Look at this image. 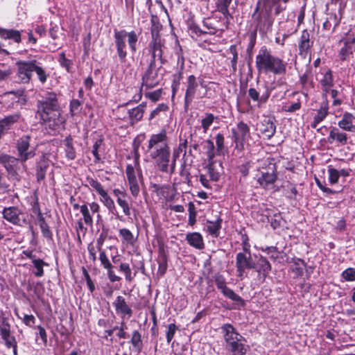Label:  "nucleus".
Segmentation results:
<instances>
[{
    "label": "nucleus",
    "instance_id": "obj_1",
    "mask_svg": "<svg viewBox=\"0 0 355 355\" xmlns=\"http://www.w3.org/2000/svg\"><path fill=\"white\" fill-rule=\"evenodd\" d=\"M166 133L165 130L158 134L152 135L148 141L147 151L150 157L154 160L157 168L164 173H171V150L166 143Z\"/></svg>",
    "mask_w": 355,
    "mask_h": 355
},
{
    "label": "nucleus",
    "instance_id": "obj_2",
    "mask_svg": "<svg viewBox=\"0 0 355 355\" xmlns=\"http://www.w3.org/2000/svg\"><path fill=\"white\" fill-rule=\"evenodd\" d=\"M37 114L42 120L51 128L62 124L64 121L60 116V107L57 95L47 93L37 102Z\"/></svg>",
    "mask_w": 355,
    "mask_h": 355
},
{
    "label": "nucleus",
    "instance_id": "obj_3",
    "mask_svg": "<svg viewBox=\"0 0 355 355\" xmlns=\"http://www.w3.org/2000/svg\"><path fill=\"white\" fill-rule=\"evenodd\" d=\"M255 64L259 73L280 75L286 72L287 63L281 58L273 56L265 46L259 51Z\"/></svg>",
    "mask_w": 355,
    "mask_h": 355
},
{
    "label": "nucleus",
    "instance_id": "obj_4",
    "mask_svg": "<svg viewBox=\"0 0 355 355\" xmlns=\"http://www.w3.org/2000/svg\"><path fill=\"white\" fill-rule=\"evenodd\" d=\"M139 33L135 31L128 32L125 29L117 31L114 30V38L116 53L120 62L126 61L128 51L126 48V41L132 54H135L137 50V44Z\"/></svg>",
    "mask_w": 355,
    "mask_h": 355
},
{
    "label": "nucleus",
    "instance_id": "obj_5",
    "mask_svg": "<svg viewBox=\"0 0 355 355\" xmlns=\"http://www.w3.org/2000/svg\"><path fill=\"white\" fill-rule=\"evenodd\" d=\"M221 331L226 343V349L231 355H245L249 349L245 338L230 324L221 327Z\"/></svg>",
    "mask_w": 355,
    "mask_h": 355
},
{
    "label": "nucleus",
    "instance_id": "obj_6",
    "mask_svg": "<svg viewBox=\"0 0 355 355\" xmlns=\"http://www.w3.org/2000/svg\"><path fill=\"white\" fill-rule=\"evenodd\" d=\"M252 18L256 22V28L260 33L265 35L272 31L274 19L270 10L261 6V1H259L252 15Z\"/></svg>",
    "mask_w": 355,
    "mask_h": 355
},
{
    "label": "nucleus",
    "instance_id": "obj_7",
    "mask_svg": "<svg viewBox=\"0 0 355 355\" xmlns=\"http://www.w3.org/2000/svg\"><path fill=\"white\" fill-rule=\"evenodd\" d=\"M236 268L237 277L241 279L247 277L245 270L256 268L255 262L252 260L251 253L247 254L244 252H239L236 256Z\"/></svg>",
    "mask_w": 355,
    "mask_h": 355
},
{
    "label": "nucleus",
    "instance_id": "obj_8",
    "mask_svg": "<svg viewBox=\"0 0 355 355\" xmlns=\"http://www.w3.org/2000/svg\"><path fill=\"white\" fill-rule=\"evenodd\" d=\"M272 90V88L269 87L268 83H264L259 85L257 89L250 87L248 90V96L260 107L268 101Z\"/></svg>",
    "mask_w": 355,
    "mask_h": 355
},
{
    "label": "nucleus",
    "instance_id": "obj_9",
    "mask_svg": "<svg viewBox=\"0 0 355 355\" xmlns=\"http://www.w3.org/2000/svg\"><path fill=\"white\" fill-rule=\"evenodd\" d=\"M264 165H268V168L266 171L261 172V175L257 178V182L262 188L269 189L277 179L276 166L268 160L265 161Z\"/></svg>",
    "mask_w": 355,
    "mask_h": 355
},
{
    "label": "nucleus",
    "instance_id": "obj_10",
    "mask_svg": "<svg viewBox=\"0 0 355 355\" xmlns=\"http://www.w3.org/2000/svg\"><path fill=\"white\" fill-rule=\"evenodd\" d=\"M17 71L15 78L18 83H29L34 70V60L17 62Z\"/></svg>",
    "mask_w": 355,
    "mask_h": 355
},
{
    "label": "nucleus",
    "instance_id": "obj_11",
    "mask_svg": "<svg viewBox=\"0 0 355 355\" xmlns=\"http://www.w3.org/2000/svg\"><path fill=\"white\" fill-rule=\"evenodd\" d=\"M214 282L217 288L220 291L224 296L241 305L245 304L244 300L241 297L236 294L232 289L227 286L226 280L222 275H216L214 276Z\"/></svg>",
    "mask_w": 355,
    "mask_h": 355
},
{
    "label": "nucleus",
    "instance_id": "obj_12",
    "mask_svg": "<svg viewBox=\"0 0 355 355\" xmlns=\"http://www.w3.org/2000/svg\"><path fill=\"white\" fill-rule=\"evenodd\" d=\"M30 139L31 137L26 135L23 136L17 141V148L19 159L22 164L35 155V148L29 150Z\"/></svg>",
    "mask_w": 355,
    "mask_h": 355
},
{
    "label": "nucleus",
    "instance_id": "obj_13",
    "mask_svg": "<svg viewBox=\"0 0 355 355\" xmlns=\"http://www.w3.org/2000/svg\"><path fill=\"white\" fill-rule=\"evenodd\" d=\"M2 214L6 220L14 225L22 226L26 223L23 212L17 207H5Z\"/></svg>",
    "mask_w": 355,
    "mask_h": 355
},
{
    "label": "nucleus",
    "instance_id": "obj_14",
    "mask_svg": "<svg viewBox=\"0 0 355 355\" xmlns=\"http://www.w3.org/2000/svg\"><path fill=\"white\" fill-rule=\"evenodd\" d=\"M184 109L188 110L190 104L196 97L198 89V82L194 75H189L185 83Z\"/></svg>",
    "mask_w": 355,
    "mask_h": 355
},
{
    "label": "nucleus",
    "instance_id": "obj_15",
    "mask_svg": "<svg viewBox=\"0 0 355 355\" xmlns=\"http://www.w3.org/2000/svg\"><path fill=\"white\" fill-rule=\"evenodd\" d=\"M158 70L155 60H150L149 66L142 77V85L153 88L159 83Z\"/></svg>",
    "mask_w": 355,
    "mask_h": 355
},
{
    "label": "nucleus",
    "instance_id": "obj_16",
    "mask_svg": "<svg viewBox=\"0 0 355 355\" xmlns=\"http://www.w3.org/2000/svg\"><path fill=\"white\" fill-rule=\"evenodd\" d=\"M19 159L13 156L0 152V164L3 166L8 175L16 176L19 169Z\"/></svg>",
    "mask_w": 355,
    "mask_h": 355
},
{
    "label": "nucleus",
    "instance_id": "obj_17",
    "mask_svg": "<svg viewBox=\"0 0 355 355\" xmlns=\"http://www.w3.org/2000/svg\"><path fill=\"white\" fill-rule=\"evenodd\" d=\"M98 251L100 252L99 260L103 267L107 270V276L111 282H116L121 280V277L116 275L113 270V266L107 257L105 252L101 250V243L98 241Z\"/></svg>",
    "mask_w": 355,
    "mask_h": 355
},
{
    "label": "nucleus",
    "instance_id": "obj_18",
    "mask_svg": "<svg viewBox=\"0 0 355 355\" xmlns=\"http://www.w3.org/2000/svg\"><path fill=\"white\" fill-rule=\"evenodd\" d=\"M164 48V41L162 39L152 40L149 43V49L151 52L152 59L156 62V58L160 60V64L164 63L163 60V50Z\"/></svg>",
    "mask_w": 355,
    "mask_h": 355
},
{
    "label": "nucleus",
    "instance_id": "obj_19",
    "mask_svg": "<svg viewBox=\"0 0 355 355\" xmlns=\"http://www.w3.org/2000/svg\"><path fill=\"white\" fill-rule=\"evenodd\" d=\"M327 140L331 144L336 143L338 146H343L347 144L348 136L346 133L341 132L338 128L332 127L330 129Z\"/></svg>",
    "mask_w": 355,
    "mask_h": 355
},
{
    "label": "nucleus",
    "instance_id": "obj_20",
    "mask_svg": "<svg viewBox=\"0 0 355 355\" xmlns=\"http://www.w3.org/2000/svg\"><path fill=\"white\" fill-rule=\"evenodd\" d=\"M255 264L256 268L254 269H256L258 273L259 279L263 282L272 269L271 264L268 259L263 256H261L257 259Z\"/></svg>",
    "mask_w": 355,
    "mask_h": 355
},
{
    "label": "nucleus",
    "instance_id": "obj_21",
    "mask_svg": "<svg viewBox=\"0 0 355 355\" xmlns=\"http://www.w3.org/2000/svg\"><path fill=\"white\" fill-rule=\"evenodd\" d=\"M232 132L236 142H243L250 136V128L243 121L237 124L236 128H232Z\"/></svg>",
    "mask_w": 355,
    "mask_h": 355
},
{
    "label": "nucleus",
    "instance_id": "obj_22",
    "mask_svg": "<svg viewBox=\"0 0 355 355\" xmlns=\"http://www.w3.org/2000/svg\"><path fill=\"white\" fill-rule=\"evenodd\" d=\"M116 312L122 315H128L130 317L132 314V310L128 305L125 298L123 296H118L116 300L113 302Z\"/></svg>",
    "mask_w": 355,
    "mask_h": 355
},
{
    "label": "nucleus",
    "instance_id": "obj_23",
    "mask_svg": "<svg viewBox=\"0 0 355 355\" xmlns=\"http://www.w3.org/2000/svg\"><path fill=\"white\" fill-rule=\"evenodd\" d=\"M340 129L348 132L355 131V117L349 112L344 113L343 118L338 123Z\"/></svg>",
    "mask_w": 355,
    "mask_h": 355
},
{
    "label": "nucleus",
    "instance_id": "obj_24",
    "mask_svg": "<svg viewBox=\"0 0 355 355\" xmlns=\"http://www.w3.org/2000/svg\"><path fill=\"white\" fill-rule=\"evenodd\" d=\"M274 121L275 119L272 118L266 117L261 121L260 130L268 139H270L276 132Z\"/></svg>",
    "mask_w": 355,
    "mask_h": 355
},
{
    "label": "nucleus",
    "instance_id": "obj_25",
    "mask_svg": "<svg viewBox=\"0 0 355 355\" xmlns=\"http://www.w3.org/2000/svg\"><path fill=\"white\" fill-rule=\"evenodd\" d=\"M146 108V104L142 103L138 106L128 110V114L130 119V124L134 125L143 118Z\"/></svg>",
    "mask_w": 355,
    "mask_h": 355
},
{
    "label": "nucleus",
    "instance_id": "obj_26",
    "mask_svg": "<svg viewBox=\"0 0 355 355\" xmlns=\"http://www.w3.org/2000/svg\"><path fill=\"white\" fill-rule=\"evenodd\" d=\"M35 213H37V224L40 225L42 235L50 240L53 239V234L49 229L48 224L46 223L45 218L43 216L40 208L35 209Z\"/></svg>",
    "mask_w": 355,
    "mask_h": 355
},
{
    "label": "nucleus",
    "instance_id": "obj_27",
    "mask_svg": "<svg viewBox=\"0 0 355 355\" xmlns=\"http://www.w3.org/2000/svg\"><path fill=\"white\" fill-rule=\"evenodd\" d=\"M312 42L310 40V34L307 30H304L302 33L299 42V51L301 55H305L312 46Z\"/></svg>",
    "mask_w": 355,
    "mask_h": 355
},
{
    "label": "nucleus",
    "instance_id": "obj_28",
    "mask_svg": "<svg viewBox=\"0 0 355 355\" xmlns=\"http://www.w3.org/2000/svg\"><path fill=\"white\" fill-rule=\"evenodd\" d=\"M186 240L191 246L196 249L202 250L205 247L203 238L198 232L188 233Z\"/></svg>",
    "mask_w": 355,
    "mask_h": 355
},
{
    "label": "nucleus",
    "instance_id": "obj_29",
    "mask_svg": "<svg viewBox=\"0 0 355 355\" xmlns=\"http://www.w3.org/2000/svg\"><path fill=\"white\" fill-rule=\"evenodd\" d=\"M62 146L66 158L69 160L75 159L76 157V151L73 146V139L71 136L67 137L62 141Z\"/></svg>",
    "mask_w": 355,
    "mask_h": 355
},
{
    "label": "nucleus",
    "instance_id": "obj_30",
    "mask_svg": "<svg viewBox=\"0 0 355 355\" xmlns=\"http://www.w3.org/2000/svg\"><path fill=\"white\" fill-rule=\"evenodd\" d=\"M20 119L21 114L19 113H15L11 115L6 116L3 119H0V127L5 132L8 130L10 129L15 123H17Z\"/></svg>",
    "mask_w": 355,
    "mask_h": 355
},
{
    "label": "nucleus",
    "instance_id": "obj_31",
    "mask_svg": "<svg viewBox=\"0 0 355 355\" xmlns=\"http://www.w3.org/2000/svg\"><path fill=\"white\" fill-rule=\"evenodd\" d=\"M169 107L164 103L159 104L157 107L153 110L150 114L149 120L157 118L159 120H164L168 117Z\"/></svg>",
    "mask_w": 355,
    "mask_h": 355
},
{
    "label": "nucleus",
    "instance_id": "obj_32",
    "mask_svg": "<svg viewBox=\"0 0 355 355\" xmlns=\"http://www.w3.org/2000/svg\"><path fill=\"white\" fill-rule=\"evenodd\" d=\"M0 37L5 40H13L16 43L21 42V32L17 30L0 28Z\"/></svg>",
    "mask_w": 355,
    "mask_h": 355
},
{
    "label": "nucleus",
    "instance_id": "obj_33",
    "mask_svg": "<svg viewBox=\"0 0 355 355\" xmlns=\"http://www.w3.org/2000/svg\"><path fill=\"white\" fill-rule=\"evenodd\" d=\"M119 236L121 237L122 243L126 245H133L135 243V238L132 233L126 228L119 230Z\"/></svg>",
    "mask_w": 355,
    "mask_h": 355
},
{
    "label": "nucleus",
    "instance_id": "obj_34",
    "mask_svg": "<svg viewBox=\"0 0 355 355\" xmlns=\"http://www.w3.org/2000/svg\"><path fill=\"white\" fill-rule=\"evenodd\" d=\"M98 195L100 196V200L110 211L115 209L114 200L110 197L105 189L98 193Z\"/></svg>",
    "mask_w": 355,
    "mask_h": 355
},
{
    "label": "nucleus",
    "instance_id": "obj_35",
    "mask_svg": "<svg viewBox=\"0 0 355 355\" xmlns=\"http://www.w3.org/2000/svg\"><path fill=\"white\" fill-rule=\"evenodd\" d=\"M329 110V103L327 101H324L321 104L320 107L317 111V114L315 115L314 118L315 119V121L322 122L328 115Z\"/></svg>",
    "mask_w": 355,
    "mask_h": 355
},
{
    "label": "nucleus",
    "instance_id": "obj_36",
    "mask_svg": "<svg viewBox=\"0 0 355 355\" xmlns=\"http://www.w3.org/2000/svg\"><path fill=\"white\" fill-rule=\"evenodd\" d=\"M222 219L218 218L216 221H207V230L209 233L214 236H218L221 228Z\"/></svg>",
    "mask_w": 355,
    "mask_h": 355
},
{
    "label": "nucleus",
    "instance_id": "obj_37",
    "mask_svg": "<svg viewBox=\"0 0 355 355\" xmlns=\"http://www.w3.org/2000/svg\"><path fill=\"white\" fill-rule=\"evenodd\" d=\"M49 167V164L45 159H42L37 166V179L38 181L43 180L45 178L46 172Z\"/></svg>",
    "mask_w": 355,
    "mask_h": 355
},
{
    "label": "nucleus",
    "instance_id": "obj_38",
    "mask_svg": "<svg viewBox=\"0 0 355 355\" xmlns=\"http://www.w3.org/2000/svg\"><path fill=\"white\" fill-rule=\"evenodd\" d=\"M344 42V46L342 47L339 51V57L340 60H345L349 54L352 52L351 51V46L349 42V39L344 40L343 39L340 42Z\"/></svg>",
    "mask_w": 355,
    "mask_h": 355
},
{
    "label": "nucleus",
    "instance_id": "obj_39",
    "mask_svg": "<svg viewBox=\"0 0 355 355\" xmlns=\"http://www.w3.org/2000/svg\"><path fill=\"white\" fill-rule=\"evenodd\" d=\"M80 213L83 215L84 222L89 227L93 225V219L90 214L89 207L87 205H83L80 207Z\"/></svg>",
    "mask_w": 355,
    "mask_h": 355
},
{
    "label": "nucleus",
    "instance_id": "obj_40",
    "mask_svg": "<svg viewBox=\"0 0 355 355\" xmlns=\"http://www.w3.org/2000/svg\"><path fill=\"white\" fill-rule=\"evenodd\" d=\"M320 83L322 87H333L334 78L331 70L328 69L324 73H323L322 78L320 80Z\"/></svg>",
    "mask_w": 355,
    "mask_h": 355
},
{
    "label": "nucleus",
    "instance_id": "obj_41",
    "mask_svg": "<svg viewBox=\"0 0 355 355\" xmlns=\"http://www.w3.org/2000/svg\"><path fill=\"white\" fill-rule=\"evenodd\" d=\"M130 343L138 352L141 351L142 347L141 336L137 330L132 332Z\"/></svg>",
    "mask_w": 355,
    "mask_h": 355
},
{
    "label": "nucleus",
    "instance_id": "obj_42",
    "mask_svg": "<svg viewBox=\"0 0 355 355\" xmlns=\"http://www.w3.org/2000/svg\"><path fill=\"white\" fill-rule=\"evenodd\" d=\"M152 26H151V35L152 40L161 39L159 35V31L162 28V25L155 19H152Z\"/></svg>",
    "mask_w": 355,
    "mask_h": 355
},
{
    "label": "nucleus",
    "instance_id": "obj_43",
    "mask_svg": "<svg viewBox=\"0 0 355 355\" xmlns=\"http://www.w3.org/2000/svg\"><path fill=\"white\" fill-rule=\"evenodd\" d=\"M216 116L211 113H206L205 116L201 120V125L204 132H207L209 127L213 123Z\"/></svg>",
    "mask_w": 355,
    "mask_h": 355
},
{
    "label": "nucleus",
    "instance_id": "obj_44",
    "mask_svg": "<svg viewBox=\"0 0 355 355\" xmlns=\"http://www.w3.org/2000/svg\"><path fill=\"white\" fill-rule=\"evenodd\" d=\"M207 168L210 179L213 181H218L220 178V172L216 168L213 161L209 162Z\"/></svg>",
    "mask_w": 355,
    "mask_h": 355
},
{
    "label": "nucleus",
    "instance_id": "obj_45",
    "mask_svg": "<svg viewBox=\"0 0 355 355\" xmlns=\"http://www.w3.org/2000/svg\"><path fill=\"white\" fill-rule=\"evenodd\" d=\"M187 140H185L182 144H180L176 150L174 151L173 154V159L171 160V173L175 172V164H176V159L179 157L180 153L183 150V149H186L187 148Z\"/></svg>",
    "mask_w": 355,
    "mask_h": 355
},
{
    "label": "nucleus",
    "instance_id": "obj_46",
    "mask_svg": "<svg viewBox=\"0 0 355 355\" xmlns=\"http://www.w3.org/2000/svg\"><path fill=\"white\" fill-rule=\"evenodd\" d=\"M119 270L124 273L127 282H131L132 281L134 277L132 276L131 269L128 263H121L119 266Z\"/></svg>",
    "mask_w": 355,
    "mask_h": 355
},
{
    "label": "nucleus",
    "instance_id": "obj_47",
    "mask_svg": "<svg viewBox=\"0 0 355 355\" xmlns=\"http://www.w3.org/2000/svg\"><path fill=\"white\" fill-rule=\"evenodd\" d=\"M304 267V261L302 259H298L297 262L295 263V266L292 268V272L294 274L295 277H298L303 275Z\"/></svg>",
    "mask_w": 355,
    "mask_h": 355
},
{
    "label": "nucleus",
    "instance_id": "obj_48",
    "mask_svg": "<svg viewBox=\"0 0 355 355\" xmlns=\"http://www.w3.org/2000/svg\"><path fill=\"white\" fill-rule=\"evenodd\" d=\"M327 171L329 174V181L330 184H336L339 179L338 170L333 168L331 166H329Z\"/></svg>",
    "mask_w": 355,
    "mask_h": 355
},
{
    "label": "nucleus",
    "instance_id": "obj_49",
    "mask_svg": "<svg viewBox=\"0 0 355 355\" xmlns=\"http://www.w3.org/2000/svg\"><path fill=\"white\" fill-rule=\"evenodd\" d=\"M158 263L159 267L157 272L162 276L165 274L168 267L166 256L164 254L160 256L159 257Z\"/></svg>",
    "mask_w": 355,
    "mask_h": 355
},
{
    "label": "nucleus",
    "instance_id": "obj_50",
    "mask_svg": "<svg viewBox=\"0 0 355 355\" xmlns=\"http://www.w3.org/2000/svg\"><path fill=\"white\" fill-rule=\"evenodd\" d=\"M286 197L290 199H296L297 196V190L294 184L291 182L285 186Z\"/></svg>",
    "mask_w": 355,
    "mask_h": 355
},
{
    "label": "nucleus",
    "instance_id": "obj_51",
    "mask_svg": "<svg viewBox=\"0 0 355 355\" xmlns=\"http://www.w3.org/2000/svg\"><path fill=\"white\" fill-rule=\"evenodd\" d=\"M37 75L38 76V78L42 83H44L47 80V75L45 71L37 64V61L34 60V70Z\"/></svg>",
    "mask_w": 355,
    "mask_h": 355
},
{
    "label": "nucleus",
    "instance_id": "obj_52",
    "mask_svg": "<svg viewBox=\"0 0 355 355\" xmlns=\"http://www.w3.org/2000/svg\"><path fill=\"white\" fill-rule=\"evenodd\" d=\"M116 202L117 204L122 208L124 214L126 216L130 217L131 214V208L128 202L125 199H123L121 197L117 198Z\"/></svg>",
    "mask_w": 355,
    "mask_h": 355
},
{
    "label": "nucleus",
    "instance_id": "obj_53",
    "mask_svg": "<svg viewBox=\"0 0 355 355\" xmlns=\"http://www.w3.org/2000/svg\"><path fill=\"white\" fill-rule=\"evenodd\" d=\"M0 335L2 338V340L6 343V341L11 340L12 341H15V337L11 336L10 334V324L8 326H6L4 328H1L0 329Z\"/></svg>",
    "mask_w": 355,
    "mask_h": 355
},
{
    "label": "nucleus",
    "instance_id": "obj_54",
    "mask_svg": "<svg viewBox=\"0 0 355 355\" xmlns=\"http://www.w3.org/2000/svg\"><path fill=\"white\" fill-rule=\"evenodd\" d=\"M205 148L207 150V159H208L209 162L213 161V159L215 157V153H214V145L211 140L208 139L206 141Z\"/></svg>",
    "mask_w": 355,
    "mask_h": 355
},
{
    "label": "nucleus",
    "instance_id": "obj_55",
    "mask_svg": "<svg viewBox=\"0 0 355 355\" xmlns=\"http://www.w3.org/2000/svg\"><path fill=\"white\" fill-rule=\"evenodd\" d=\"M202 24L204 27L207 28V31H205V35H215L217 33V28L214 26V24L210 21L209 18L205 19Z\"/></svg>",
    "mask_w": 355,
    "mask_h": 355
},
{
    "label": "nucleus",
    "instance_id": "obj_56",
    "mask_svg": "<svg viewBox=\"0 0 355 355\" xmlns=\"http://www.w3.org/2000/svg\"><path fill=\"white\" fill-rule=\"evenodd\" d=\"M182 72H178V73H175L173 75V80L172 83V97H174L175 93L177 92L179 86H180V82L182 79Z\"/></svg>",
    "mask_w": 355,
    "mask_h": 355
},
{
    "label": "nucleus",
    "instance_id": "obj_57",
    "mask_svg": "<svg viewBox=\"0 0 355 355\" xmlns=\"http://www.w3.org/2000/svg\"><path fill=\"white\" fill-rule=\"evenodd\" d=\"M33 263L37 269L35 272V276L42 277L44 274L43 266L45 264L44 262L40 259H37L33 260Z\"/></svg>",
    "mask_w": 355,
    "mask_h": 355
},
{
    "label": "nucleus",
    "instance_id": "obj_58",
    "mask_svg": "<svg viewBox=\"0 0 355 355\" xmlns=\"http://www.w3.org/2000/svg\"><path fill=\"white\" fill-rule=\"evenodd\" d=\"M230 51L232 54L233 57L231 60V66L233 72H236V64L238 61V53L236 51V47L234 45H232L230 47Z\"/></svg>",
    "mask_w": 355,
    "mask_h": 355
},
{
    "label": "nucleus",
    "instance_id": "obj_59",
    "mask_svg": "<svg viewBox=\"0 0 355 355\" xmlns=\"http://www.w3.org/2000/svg\"><path fill=\"white\" fill-rule=\"evenodd\" d=\"M102 143H103V139H98L94 142V144L92 146L93 149H92V153L95 157V161H94L95 162H98L101 160V157L98 154V148L102 145Z\"/></svg>",
    "mask_w": 355,
    "mask_h": 355
},
{
    "label": "nucleus",
    "instance_id": "obj_60",
    "mask_svg": "<svg viewBox=\"0 0 355 355\" xmlns=\"http://www.w3.org/2000/svg\"><path fill=\"white\" fill-rule=\"evenodd\" d=\"M81 108V103L78 99H73L70 103V113L72 116L77 114Z\"/></svg>",
    "mask_w": 355,
    "mask_h": 355
},
{
    "label": "nucleus",
    "instance_id": "obj_61",
    "mask_svg": "<svg viewBox=\"0 0 355 355\" xmlns=\"http://www.w3.org/2000/svg\"><path fill=\"white\" fill-rule=\"evenodd\" d=\"M87 184L92 187L98 193H100L102 190H103V187L101 184L98 182L96 180L87 177Z\"/></svg>",
    "mask_w": 355,
    "mask_h": 355
},
{
    "label": "nucleus",
    "instance_id": "obj_62",
    "mask_svg": "<svg viewBox=\"0 0 355 355\" xmlns=\"http://www.w3.org/2000/svg\"><path fill=\"white\" fill-rule=\"evenodd\" d=\"M125 173L127 175L128 182L137 181L136 171L132 166L130 164L127 166L125 169Z\"/></svg>",
    "mask_w": 355,
    "mask_h": 355
},
{
    "label": "nucleus",
    "instance_id": "obj_63",
    "mask_svg": "<svg viewBox=\"0 0 355 355\" xmlns=\"http://www.w3.org/2000/svg\"><path fill=\"white\" fill-rule=\"evenodd\" d=\"M189 31L191 37H193V35L198 37L205 35V31L202 30L197 24L193 23L190 24Z\"/></svg>",
    "mask_w": 355,
    "mask_h": 355
},
{
    "label": "nucleus",
    "instance_id": "obj_64",
    "mask_svg": "<svg viewBox=\"0 0 355 355\" xmlns=\"http://www.w3.org/2000/svg\"><path fill=\"white\" fill-rule=\"evenodd\" d=\"M343 277L347 281L355 280V269L349 268L344 270L342 273Z\"/></svg>",
    "mask_w": 355,
    "mask_h": 355
}]
</instances>
